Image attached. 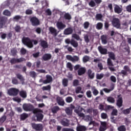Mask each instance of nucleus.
<instances>
[{
	"instance_id": "nucleus-1",
	"label": "nucleus",
	"mask_w": 131,
	"mask_h": 131,
	"mask_svg": "<svg viewBox=\"0 0 131 131\" xmlns=\"http://www.w3.org/2000/svg\"><path fill=\"white\" fill-rule=\"evenodd\" d=\"M22 42L24 45L27 46L29 49H32L33 48V43L34 45H36L38 43V41L37 40H31L29 37H24L22 39Z\"/></svg>"
},
{
	"instance_id": "nucleus-2",
	"label": "nucleus",
	"mask_w": 131,
	"mask_h": 131,
	"mask_svg": "<svg viewBox=\"0 0 131 131\" xmlns=\"http://www.w3.org/2000/svg\"><path fill=\"white\" fill-rule=\"evenodd\" d=\"M23 108L24 111H32L34 114L37 113L38 112H42V111L40 109L34 108V106L30 103H24L23 105Z\"/></svg>"
},
{
	"instance_id": "nucleus-3",
	"label": "nucleus",
	"mask_w": 131,
	"mask_h": 131,
	"mask_svg": "<svg viewBox=\"0 0 131 131\" xmlns=\"http://www.w3.org/2000/svg\"><path fill=\"white\" fill-rule=\"evenodd\" d=\"M8 94L9 96H17L19 94V89L16 88H11L8 90Z\"/></svg>"
},
{
	"instance_id": "nucleus-4",
	"label": "nucleus",
	"mask_w": 131,
	"mask_h": 131,
	"mask_svg": "<svg viewBox=\"0 0 131 131\" xmlns=\"http://www.w3.org/2000/svg\"><path fill=\"white\" fill-rule=\"evenodd\" d=\"M66 58L67 60L69 61H71V62H73L74 63L75 62H78L80 60L79 58V56H77L76 55H74L73 57L71 55H68L66 56Z\"/></svg>"
},
{
	"instance_id": "nucleus-5",
	"label": "nucleus",
	"mask_w": 131,
	"mask_h": 131,
	"mask_svg": "<svg viewBox=\"0 0 131 131\" xmlns=\"http://www.w3.org/2000/svg\"><path fill=\"white\" fill-rule=\"evenodd\" d=\"M26 59L23 57L20 58H13L10 60L11 64H16V63H21V62H25Z\"/></svg>"
},
{
	"instance_id": "nucleus-6",
	"label": "nucleus",
	"mask_w": 131,
	"mask_h": 131,
	"mask_svg": "<svg viewBox=\"0 0 131 131\" xmlns=\"http://www.w3.org/2000/svg\"><path fill=\"white\" fill-rule=\"evenodd\" d=\"M112 24L116 28H119L120 27V21L118 18L114 17L112 21Z\"/></svg>"
},
{
	"instance_id": "nucleus-7",
	"label": "nucleus",
	"mask_w": 131,
	"mask_h": 131,
	"mask_svg": "<svg viewBox=\"0 0 131 131\" xmlns=\"http://www.w3.org/2000/svg\"><path fill=\"white\" fill-rule=\"evenodd\" d=\"M79 108H80V110ZM83 110H84L83 108L80 107V106H79L78 109H76L74 110V112L77 114L79 117H84V114H83V113H81L82 112Z\"/></svg>"
},
{
	"instance_id": "nucleus-8",
	"label": "nucleus",
	"mask_w": 131,
	"mask_h": 131,
	"mask_svg": "<svg viewBox=\"0 0 131 131\" xmlns=\"http://www.w3.org/2000/svg\"><path fill=\"white\" fill-rule=\"evenodd\" d=\"M32 127L36 130H42L43 127L41 124L32 123Z\"/></svg>"
},
{
	"instance_id": "nucleus-9",
	"label": "nucleus",
	"mask_w": 131,
	"mask_h": 131,
	"mask_svg": "<svg viewBox=\"0 0 131 131\" xmlns=\"http://www.w3.org/2000/svg\"><path fill=\"white\" fill-rule=\"evenodd\" d=\"M30 21L33 26H38L39 25V20L35 17H32L30 19Z\"/></svg>"
},
{
	"instance_id": "nucleus-10",
	"label": "nucleus",
	"mask_w": 131,
	"mask_h": 131,
	"mask_svg": "<svg viewBox=\"0 0 131 131\" xmlns=\"http://www.w3.org/2000/svg\"><path fill=\"white\" fill-rule=\"evenodd\" d=\"M56 101L59 106H64L65 105V101H64L63 98L60 96L57 97Z\"/></svg>"
},
{
	"instance_id": "nucleus-11",
	"label": "nucleus",
	"mask_w": 131,
	"mask_h": 131,
	"mask_svg": "<svg viewBox=\"0 0 131 131\" xmlns=\"http://www.w3.org/2000/svg\"><path fill=\"white\" fill-rule=\"evenodd\" d=\"M63 33L65 35H70L73 33V29L70 27L64 30Z\"/></svg>"
},
{
	"instance_id": "nucleus-12",
	"label": "nucleus",
	"mask_w": 131,
	"mask_h": 131,
	"mask_svg": "<svg viewBox=\"0 0 131 131\" xmlns=\"http://www.w3.org/2000/svg\"><path fill=\"white\" fill-rule=\"evenodd\" d=\"M101 126L99 127V131H105L107 129V122H101Z\"/></svg>"
},
{
	"instance_id": "nucleus-13",
	"label": "nucleus",
	"mask_w": 131,
	"mask_h": 131,
	"mask_svg": "<svg viewBox=\"0 0 131 131\" xmlns=\"http://www.w3.org/2000/svg\"><path fill=\"white\" fill-rule=\"evenodd\" d=\"M52 59V54L50 53H45L42 57V61H49Z\"/></svg>"
},
{
	"instance_id": "nucleus-14",
	"label": "nucleus",
	"mask_w": 131,
	"mask_h": 131,
	"mask_svg": "<svg viewBox=\"0 0 131 131\" xmlns=\"http://www.w3.org/2000/svg\"><path fill=\"white\" fill-rule=\"evenodd\" d=\"M98 50L101 55H107V52H108L107 49L104 48L103 47L100 46L98 47Z\"/></svg>"
},
{
	"instance_id": "nucleus-15",
	"label": "nucleus",
	"mask_w": 131,
	"mask_h": 131,
	"mask_svg": "<svg viewBox=\"0 0 131 131\" xmlns=\"http://www.w3.org/2000/svg\"><path fill=\"white\" fill-rule=\"evenodd\" d=\"M49 30L51 34H52L53 36H57V35H58V32L57 29H56L55 28L50 27H49Z\"/></svg>"
},
{
	"instance_id": "nucleus-16",
	"label": "nucleus",
	"mask_w": 131,
	"mask_h": 131,
	"mask_svg": "<svg viewBox=\"0 0 131 131\" xmlns=\"http://www.w3.org/2000/svg\"><path fill=\"white\" fill-rule=\"evenodd\" d=\"M56 26L59 30H63L64 28H66V25L63 24L62 21H58L56 24Z\"/></svg>"
},
{
	"instance_id": "nucleus-17",
	"label": "nucleus",
	"mask_w": 131,
	"mask_h": 131,
	"mask_svg": "<svg viewBox=\"0 0 131 131\" xmlns=\"http://www.w3.org/2000/svg\"><path fill=\"white\" fill-rule=\"evenodd\" d=\"M40 113L41 112H38V113L35 114H36L37 121L40 122L43 119V115Z\"/></svg>"
},
{
	"instance_id": "nucleus-18",
	"label": "nucleus",
	"mask_w": 131,
	"mask_h": 131,
	"mask_svg": "<svg viewBox=\"0 0 131 131\" xmlns=\"http://www.w3.org/2000/svg\"><path fill=\"white\" fill-rule=\"evenodd\" d=\"M120 95L118 96V100H117V105L119 108L122 107V103H123V100H122V97H119Z\"/></svg>"
},
{
	"instance_id": "nucleus-19",
	"label": "nucleus",
	"mask_w": 131,
	"mask_h": 131,
	"mask_svg": "<svg viewBox=\"0 0 131 131\" xmlns=\"http://www.w3.org/2000/svg\"><path fill=\"white\" fill-rule=\"evenodd\" d=\"M5 25H6V19L5 17H0V29L4 28Z\"/></svg>"
},
{
	"instance_id": "nucleus-20",
	"label": "nucleus",
	"mask_w": 131,
	"mask_h": 131,
	"mask_svg": "<svg viewBox=\"0 0 131 131\" xmlns=\"http://www.w3.org/2000/svg\"><path fill=\"white\" fill-rule=\"evenodd\" d=\"M60 123L63 126H69V121L67 119L61 120Z\"/></svg>"
},
{
	"instance_id": "nucleus-21",
	"label": "nucleus",
	"mask_w": 131,
	"mask_h": 131,
	"mask_svg": "<svg viewBox=\"0 0 131 131\" xmlns=\"http://www.w3.org/2000/svg\"><path fill=\"white\" fill-rule=\"evenodd\" d=\"M40 46L43 49H48V48H49L48 42L45 40H41L40 41Z\"/></svg>"
},
{
	"instance_id": "nucleus-22",
	"label": "nucleus",
	"mask_w": 131,
	"mask_h": 131,
	"mask_svg": "<svg viewBox=\"0 0 131 131\" xmlns=\"http://www.w3.org/2000/svg\"><path fill=\"white\" fill-rule=\"evenodd\" d=\"M86 70L85 68H80L78 70V74L79 76L83 75L85 73Z\"/></svg>"
},
{
	"instance_id": "nucleus-23",
	"label": "nucleus",
	"mask_w": 131,
	"mask_h": 131,
	"mask_svg": "<svg viewBox=\"0 0 131 131\" xmlns=\"http://www.w3.org/2000/svg\"><path fill=\"white\" fill-rule=\"evenodd\" d=\"M115 13L117 14H120L122 12V8H120L119 6L116 5L114 7Z\"/></svg>"
},
{
	"instance_id": "nucleus-24",
	"label": "nucleus",
	"mask_w": 131,
	"mask_h": 131,
	"mask_svg": "<svg viewBox=\"0 0 131 131\" xmlns=\"http://www.w3.org/2000/svg\"><path fill=\"white\" fill-rule=\"evenodd\" d=\"M101 42L103 45H107L108 41L107 40V36L105 35H102L101 36Z\"/></svg>"
},
{
	"instance_id": "nucleus-25",
	"label": "nucleus",
	"mask_w": 131,
	"mask_h": 131,
	"mask_svg": "<svg viewBox=\"0 0 131 131\" xmlns=\"http://www.w3.org/2000/svg\"><path fill=\"white\" fill-rule=\"evenodd\" d=\"M88 75L89 77L91 79H93L95 77V73H93V71H92V70L89 69L88 71Z\"/></svg>"
},
{
	"instance_id": "nucleus-26",
	"label": "nucleus",
	"mask_w": 131,
	"mask_h": 131,
	"mask_svg": "<svg viewBox=\"0 0 131 131\" xmlns=\"http://www.w3.org/2000/svg\"><path fill=\"white\" fill-rule=\"evenodd\" d=\"M108 59H111L112 60H113L114 61L116 60V58H115V54L113 53V52H108Z\"/></svg>"
},
{
	"instance_id": "nucleus-27",
	"label": "nucleus",
	"mask_w": 131,
	"mask_h": 131,
	"mask_svg": "<svg viewBox=\"0 0 131 131\" xmlns=\"http://www.w3.org/2000/svg\"><path fill=\"white\" fill-rule=\"evenodd\" d=\"M61 110L60 109V107L58 106H54L52 109L51 111L53 114H56L57 112L58 111H60Z\"/></svg>"
},
{
	"instance_id": "nucleus-28",
	"label": "nucleus",
	"mask_w": 131,
	"mask_h": 131,
	"mask_svg": "<svg viewBox=\"0 0 131 131\" xmlns=\"http://www.w3.org/2000/svg\"><path fill=\"white\" fill-rule=\"evenodd\" d=\"M53 81V77L50 75H46V80H44L43 82H52Z\"/></svg>"
},
{
	"instance_id": "nucleus-29",
	"label": "nucleus",
	"mask_w": 131,
	"mask_h": 131,
	"mask_svg": "<svg viewBox=\"0 0 131 131\" xmlns=\"http://www.w3.org/2000/svg\"><path fill=\"white\" fill-rule=\"evenodd\" d=\"M77 131H85L86 130V127L82 125L78 126L76 127Z\"/></svg>"
},
{
	"instance_id": "nucleus-30",
	"label": "nucleus",
	"mask_w": 131,
	"mask_h": 131,
	"mask_svg": "<svg viewBox=\"0 0 131 131\" xmlns=\"http://www.w3.org/2000/svg\"><path fill=\"white\" fill-rule=\"evenodd\" d=\"M10 53L13 57H15L17 56V53H18V51H17V49L16 48H12L11 50Z\"/></svg>"
},
{
	"instance_id": "nucleus-31",
	"label": "nucleus",
	"mask_w": 131,
	"mask_h": 131,
	"mask_svg": "<svg viewBox=\"0 0 131 131\" xmlns=\"http://www.w3.org/2000/svg\"><path fill=\"white\" fill-rule=\"evenodd\" d=\"M71 46H73L74 48H77V47H78V42L74 39H72L71 40Z\"/></svg>"
},
{
	"instance_id": "nucleus-32",
	"label": "nucleus",
	"mask_w": 131,
	"mask_h": 131,
	"mask_svg": "<svg viewBox=\"0 0 131 131\" xmlns=\"http://www.w3.org/2000/svg\"><path fill=\"white\" fill-rule=\"evenodd\" d=\"M96 28L98 30H101V29H103V23H98L96 25Z\"/></svg>"
},
{
	"instance_id": "nucleus-33",
	"label": "nucleus",
	"mask_w": 131,
	"mask_h": 131,
	"mask_svg": "<svg viewBox=\"0 0 131 131\" xmlns=\"http://www.w3.org/2000/svg\"><path fill=\"white\" fill-rule=\"evenodd\" d=\"M17 78L20 80L21 82H24V81L25 80V79L24 78V77L20 74H16Z\"/></svg>"
},
{
	"instance_id": "nucleus-34",
	"label": "nucleus",
	"mask_w": 131,
	"mask_h": 131,
	"mask_svg": "<svg viewBox=\"0 0 131 131\" xmlns=\"http://www.w3.org/2000/svg\"><path fill=\"white\" fill-rule=\"evenodd\" d=\"M63 17L65 20H71L72 18L71 17V15H70V14H69V13H66Z\"/></svg>"
},
{
	"instance_id": "nucleus-35",
	"label": "nucleus",
	"mask_w": 131,
	"mask_h": 131,
	"mask_svg": "<svg viewBox=\"0 0 131 131\" xmlns=\"http://www.w3.org/2000/svg\"><path fill=\"white\" fill-rule=\"evenodd\" d=\"M90 61V56L88 55H85L82 58V61L83 63H86Z\"/></svg>"
},
{
	"instance_id": "nucleus-36",
	"label": "nucleus",
	"mask_w": 131,
	"mask_h": 131,
	"mask_svg": "<svg viewBox=\"0 0 131 131\" xmlns=\"http://www.w3.org/2000/svg\"><path fill=\"white\" fill-rule=\"evenodd\" d=\"M107 102H109V103H112V104L115 103V99H114V98L110 96L107 98Z\"/></svg>"
},
{
	"instance_id": "nucleus-37",
	"label": "nucleus",
	"mask_w": 131,
	"mask_h": 131,
	"mask_svg": "<svg viewBox=\"0 0 131 131\" xmlns=\"http://www.w3.org/2000/svg\"><path fill=\"white\" fill-rule=\"evenodd\" d=\"M66 113L67 115H72V110L70 107H67L65 110Z\"/></svg>"
},
{
	"instance_id": "nucleus-38",
	"label": "nucleus",
	"mask_w": 131,
	"mask_h": 131,
	"mask_svg": "<svg viewBox=\"0 0 131 131\" xmlns=\"http://www.w3.org/2000/svg\"><path fill=\"white\" fill-rule=\"evenodd\" d=\"M28 117V114L24 113L23 114L20 115V119L21 120H25V119H26V118H27Z\"/></svg>"
},
{
	"instance_id": "nucleus-39",
	"label": "nucleus",
	"mask_w": 131,
	"mask_h": 131,
	"mask_svg": "<svg viewBox=\"0 0 131 131\" xmlns=\"http://www.w3.org/2000/svg\"><path fill=\"white\" fill-rule=\"evenodd\" d=\"M19 96H20L21 98H26V97H27V94L25 91H21L19 92Z\"/></svg>"
},
{
	"instance_id": "nucleus-40",
	"label": "nucleus",
	"mask_w": 131,
	"mask_h": 131,
	"mask_svg": "<svg viewBox=\"0 0 131 131\" xmlns=\"http://www.w3.org/2000/svg\"><path fill=\"white\" fill-rule=\"evenodd\" d=\"M67 67L70 70V71H73V66H72V63L71 62H68L67 63Z\"/></svg>"
},
{
	"instance_id": "nucleus-41",
	"label": "nucleus",
	"mask_w": 131,
	"mask_h": 131,
	"mask_svg": "<svg viewBox=\"0 0 131 131\" xmlns=\"http://www.w3.org/2000/svg\"><path fill=\"white\" fill-rule=\"evenodd\" d=\"M96 79L101 80L103 77H104V74H96Z\"/></svg>"
},
{
	"instance_id": "nucleus-42",
	"label": "nucleus",
	"mask_w": 131,
	"mask_h": 131,
	"mask_svg": "<svg viewBox=\"0 0 131 131\" xmlns=\"http://www.w3.org/2000/svg\"><path fill=\"white\" fill-rule=\"evenodd\" d=\"M118 131H126V128L124 125H121L118 127Z\"/></svg>"
},
{
	"instance_id": "nucleus-43",
	"label": "nucleus",
	"mask_w": 131,
	"mask_h": 131,
	"mask_svg": "<svg viewBox=\"0 0 131 131\" xmlns=\"http://www.w3.org/2000/svg\"><path fill=\"white\" fill-rule=\"evenodd\" d=\"M107 66H109V67L114 66V64H113V62H112V59L110 58H107Z\"/></svg>"
},
{
	"instance_id": "nucleus-44",
	"label": "nucleus",
	"mask_w": 131,
	"mask_h": 131,
	"mask_svg": "<svg viewBox=\"0 0 131 131\" xmlns=\"http://www.w3.org/2000/svg\"><path fill=\"white\" fill-rule=\"evenodd\" d=\"M5 120H7V116L3 115L2 118H0V123H4Z\"/></svg>"
},
{
	"instance_id": "nucleus-45",
	"label": "nucleus",
	"mask_w": 131,
	"mask_h": 131,
	"mask_svg": "<svg viewBox=\"0 0 131 131\" xmlns=\"http://www.w3.org/2000/svg\"><path fill=\"white\" fill-rule=\"evenodd\" d=\"M118 114V111L116 109L113 110L111 115L113 116H117V115Z\"/></svg>"
},
{
	"instance_id": "nucleus-46",
	"label": "nucleus",
	"mask_w": 131,
	"mask_h": 131,
	"mask_svg": "<svg viewBox=\"0 0 131 131\" xmlns=\"http://www.w3.org/2000/svg\"><path fill=\"white\" fill-rule=\"evenodd\" d=\"M42 91H51V85H48L42 88Z\"/></svg>"
},
{
	"instance_id": "nucleus-47",
	"label": "nucleus",
	"mask_w": 131,
	"mask_h": 131,
	"mask_svg": "<svg viewBox=\"0 0 131 131\" xmlns=\"http://www.w3.org/2000/svg\"><path fill=\"white\" fill-rule=\"evenodd\" d=\"M3 15H5V16H11V12L9 11L8 10H5L3 12Z\"/></svg>"
},
{
	"instance_id": "nucleus-48",
	"label": "nucleus",
	"mask_w": 131,
	"mask_h": 131,
	"mask_svg": "<svg viewBox=\"0 0 131 131\" xmlns=\"http://www.w3.org/2000/svg\"><path fill=\"white\" fill-rule=\"evenodd\" d=\"M73 101V98L72 97L69 96L66 98L67 103H71Z\"/></svg>"
},
{
	"instance_id": "nucleus-49",
	"label": "nucleus",
	"mask_w": 131,
	"mask_h": 131,
	"mask_svg": "<svg viewBox=\"0 0 131 131\" xmlns=\"http://www.w3.org/2000/svg\"><path fill=\"white\" fill-rule=\"evenodd\" d=\"M84 39L85 42L86 43H89L90 42V38H89V35L86 34L84 36Z\"/></svg>"
},
{
	"instance_id": "nucleus-50",
	"label": "nucleus",
	"mask_w": 131,
	"mask_h": 131,
	"mask_svg": "<svg viewBox=\"0 0 131 131\" xmlns=\"http://www.w3.org/2000/svg\"><path fill=\"white\" fill-rule=\"evenodd\" d=\"M101 117L102 119H107L108 118V115L106 113H102L101 114Z\"/></svg>"
},
{
	"instance_id": "nucleus-51",
	"label": "nucleus",
	"mask_w": 131,
	"mask_h": 131,
	"mask_svg": "<svg viewBox=\"0 0 131 131\" xmlns=\"http://www.w3.org/2000/svg\"><path fill=\"white\" fill-rule=\"evenodd\" d=\"M89 6L92 8H94V7H96V3H95L94 1L91 0L89 3Z\"/></svg>"
},
{
	"instance_id": "nucleus-52",
	"label": "nucleus",
	"mask_w": 131,
	"mask_h": 131,
	"mask_svg": "<svg viewBox=\"0 0 131 131\" xmlns=\"http://www.w3.org/2000/svg\"><path fill=\"white\" fill-rule=\"evenodd\" d=\"M89 27H90V23L89 21H85L83 24V27L84 29H88V28H89Z\"/></svg>"
},
{
	"instance_id": "nucleus-53",
	"label": "nucleus",
	"mask_w": 131,
	"mask_h": 131,
	"mask_svg": "<svg viewBox=\"0 0 131 131\" xmlns=\"http://www.w3.org/2000/svg\"><path fill=\"white\" fill-rule=\"evenodd\" d=\"M72 37H73V38H75V39H76V40H79V39H80V37H79V35H78L76 34H73L72 35Z\"/></svg>"
},
{
	"instance_id": "nucleus-54",
	"label": "nucleus",
	"mask_w": 131,
	"mask_h": 131,
	"mask_svg": "<svg viewBox=\"0 0 131 131\" xmlns=\"http://www.w3.org/2000/svg\"><path fill=\"white\" fill-rule=\"evenodd\" d=\"M21 55H26V53H27V50H26L25 49V48H22L21 49H20V51Z\"/></svg>"
},
{
	"instance_id": "nucleus-55",
	"label": "nucleus",
	"mask_w": 131,
	"mask_h": 131,
	"mask_svg": "<svg viewBox=\"0 0 131 131\" xmlns=\"http://www.w3.org/2000/svg\"><path fill=\"white\" fill-rule=\"evenodd\" d=\"M96 18L97 20H101L102 18H103V15L101 14L98 13L96 14Z\"/></svg>"
},
{
	"instance_id": "nucleus-56",
	"label": "nucleus",
	"mask_w": 131,
	"mask_h": 131,
	"mask_svg": "<svg viewBox=\"0 0 131 131\" xmlns=\"http://www.w3.org/2000/svg\"><path fill=\"white\" fill-rule=\"evenodd\" d=\"M30 76L31 77L34 78H35V76H36V73H35L34 71H31L30 72Z\"/></svg>"
},
{
	"instance_id": "nucleus-57",
	"label": "nucleus",
	"mask_w": 131,
	"mask_h": 131,
	"mask_svg": "<svg viewBox=\"0 0 131 131\" xmlns=\"http://www.w3.org/2000/svg\"><path fill=\"white\" fill-rule=\"evenodd\" d=\"M123 114L127 115V114H129V113H130V111H129V109L127 108L123 111Z\"/></svg>"
},
{
	"instance_id": "nucleus-58",
	"label": "nucleus",
	"mask_w": 131,
	"mask_h": 131,
	"mask_svg": "<svg viewBox=\"0 0 131 131\" xmlns=\"http://www.w3.org/2000/svg\"><path fill=\"white\" fill-rule=\"evenodd\" d=\"M14 30L16 32H20L21 30V27H20V26H16L15 27Z\"/></svg>"
},
{
	"instance_id": "nucleus-59",
	"label": "nucleus",
	"mask_w": 131,
	"mask_h": 131,
	"mask_svg": "<svg viewBox=\"0 0 131 131\" xmlns=\"http://www.w3.org/2000/svg\"><path fill=\"white\" fill-rule=\"evenodd\" d=\"M23 3H22V2H20V1H18L17 2V3H16L15 4V7H20V6H22V4H23Z\"/></svg>"
},
{
	"instance_id": "nucleus-60",
	"label": "nucleus",
	"mask_w": 131,
	"mask_h": 131,
	"mask_svg": "<svg viewBox=\"0 0 131 131\" xmlns=\"http://www.w3.org/2000/svg\"><path fill=\"white\" fill-rule=\"evenodd\" d=\"M64 48H66V49H67L68 51L69 52H73V48H72V47H68V45H66L64 46Z\"/></svg>"
},
{
	"instance_id": "nucleus-61",
	"label": "nucleus",
	"mask_w": 131,
	"mask_h": 131,
	"mask_svg": "<svg viewBox=\"0 0 131 131\" xmlns=\"http://www.w3.org/2000/svg\"><path fill=\"white\" fill-rule=\"evenodd\" d=\"M85 120H86V121H90V120H92V116L90 115H86L85 117Z\"/></svg>"
},
{
	"instance_id": "nucleus-62",
	"label": "nucleus",
	"mask_w": 131,
	"mask_h": 131,
	"mask_svg": "<svg viewBox=\"0 0 131 131\" xmlns=\"http://www.w3.org/2000/svg\"><path fill=\"white\" fill-rule=\"evenodd\" d=\"M39 52H36L35 53H33V56L34 57V58H38V57H39Z\"/></svg>"
},
{
	"instance_id": "nucleus-63",
	"label": "nucleus",
	"mask_w": 131,
	"mask_h": 131,
	"mask_svg": "<svg viewBox=\"0 0 131 131\" xmlns=\"http://www.w3.org/2000/svg\"><path fill=\"white\" fill-rule=\"evenodd\" d=\"M126 9L127 12H128L129 13H131V5H128L126 7Z\"/></svg>"
},
{
	"instance_id": "nucleus-64",
	"label": "nucleus",
	"mask_w": 131,
	"mask_h": 131,
	"mask_svg": "<svg viewBox=\"0 0 131 131\" xmlns=\"http://www.w3.org/2000/svg\"><path fill=\"white\" fill-rule=\"evenodd\" d=\"M62 131H74V130L70 128H62Z\"/></svg>"
}]
</instances>
